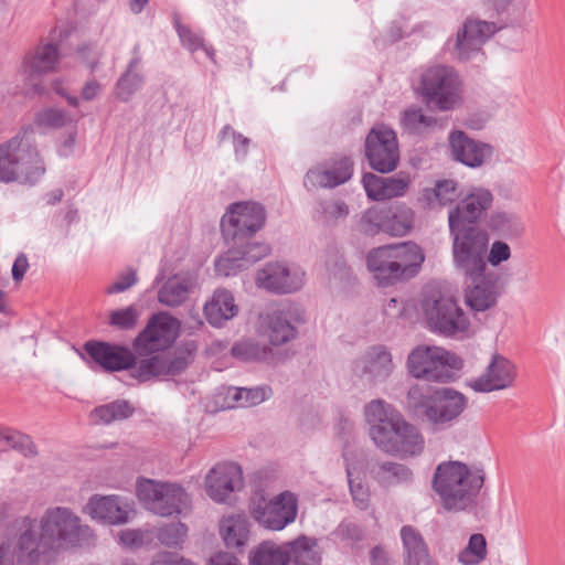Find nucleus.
I'll use <instances>...</instances> for the list:
<instances>
[{
  "instance_id": "1",
  "label": "nucleus",
  "mask_w": 565,
  "mask_h": 565,
  "mask_svg": "<svg viewBox=\"0 0 565 565\" xmlns=\"http://www.w3.org/2000/svg\"><path fill=\"white\" fill-rule=\"evenodd\" d=\"M369 435L384 454L401 460L419 457L425 450L420 429L408 422L393 405L383 399L371 401L365 406Z\"/></svg>"
},
{
  "instance_id": "2",
  "label": "nucleus",
  "mask_w": 565,
  "mask_h": 565,
  "mask_svg": "<svg viewBox=\"0 0 565 565\" xmlns=\"http://www.w3.org/2000/svg\"><path fill=\"white\" fill-rule=\"evenodd\" d=\"M424 260L423 249L407 242L373 248L367 254L366 265L379 285L390 286L416 276Z\"/></svg>"
},
{
  "instance_id": "3",
  "label": "nucleus",
  "mask_w": 565,
  "mask_h": 565,
  "mask_svg": "<svg viewBox=\"0 0 565 565\" xmlns=\"http://www.w3.org/2000/svg\"><path fill=\"white\" fill-rule=\"evenodd\" d=\"M484 482L481 470L471 471L460 461L438 465L433 488L447 511H462L471 505Z\"/></svg>"
},
{
  "instance_id": "4",
  "label": "nucleus",
  "mask_w": 565,
  "mask_h": 565,
  "mask_svg": "<svg viewBox=\"0 0 565 565\" xmlns=\"http://www.w3.org/2000/svg\"><path fill=\"white\" fill-rule=\"evenodd\" d=\"M31 516L15 519L0 539V565H47L46 547Z\"/></svg>"
},
{
  "instance_id": "5",
  "label": "nucleus",
  "mask_w": 565,
  "mask_h": 565,
  "mask_svg": "<svg viewBox=\"0 0 565 565\" xmlns=\"http://www.w3.org/2000/svg\"><path fill=\"white\" fill-rule=\"evenodd\" d=\"M422 310L428 328L445 337H458L468 332L470 321L457 298L437 284L426 285L423 290Z\"/></svg>"
},
{
  "instance_id": "6",
  "label": "nucleus",
  "mask_w": 565,
  "mask_h": 565,
  "mask_svg": "<svg viewBox=\"0 0 565 565\" xmlns=\"http://www.w3.org/2000/svg\"><path fill=\"white\" fill-rule=\"evenodd\" d=\"M44 171L43 162L28 131H20L0 143V182L34 184Z\"/></svg>"
},
{
  "instance_id": "7",
  "label": "nucleus",
  "mask_w": 565,
  "mask_h": 565,
  "mask_svg": "<svg viewBox=\"0 0 565 565\" xmlns=\"http://www.w3.org/2000/svg\"><path fill=\"white\" fill-rule=\"evenodd\" d=\"M452 238V260L463 278H478L489 270L487 253L489 235L478 226H449Z\"/></svg>"
},
{
  "instance_id": "8",
  "label": "nucleus",
  "mask_w": 565,
  "mask_h": 565,
  "mask_svg": "<svg viewBox=\"0 0 565 565\" xmlns=\"http://www.w3.org/2000/svg\"><path fill=\"white\" fill-rule=\"evenodd\" d=\"M462 83L454 67L431 65L419 78L418 93L427 105L440 111L454 110L462 104Z\"/></svg>"
},
{
  "instance_id": "9",
  "label": "nucleus",
  "mask_w": 565,
  "mask_h": 565,
  "mask_svg": "<svg viewBox=\"0 0 565 565\" xmlns=\"http://www.w3.org/2000/svg\"><path fill=\"white\" fill-rule=\"evenodd\" d=\"M462 366L460 356L436 345H418L407 358L408 372L415 379L429 382H449Z\"/></svg>"
},
{
  "instance_id": "10",
  "label": "nucleus",
  "mask_w": 565,
  "mask_h": 565,
  "mask_svg": "<svg viewBox=\"0 0 565 565\" xmlns=\"http://www.w3.org/2000/svg\"><path fill=\"white\" fill-rule=\"evenodd\" d=\"M138 499L145 507L160 516L181 514L190 509V497L177 483L142 479L137 482Z\"/></svg>"
},
{
  "instance_id": "11",
  "label": "nucleus",
  "mask_w": 565,
  "mask_h": 565,
  "mask_svg": "<svg viewBox=\"0 0 565 565\" xmlns=\"http://www.w3.org/2000/svg\"><path fill=\"white\" fill-rule=\"evenodd\" d=\"M42 537L63 542L72 546H82L94 537L92 529L81 524V519L66 507L47 509L40 521Z\"/></svg>"
},
{
  "instance_id": "12",
  "label": "nucleus",
  "mask_w": 565,
  "mask_h": 565,
  "mask_svg": "<svg viewBox=\"0 0 565 565\" xmlns=\"http://www.w3.org/2000/svg\"><path fill=\"white\" fill-rule=\"evenodd\" d=\"M249 512L253 519L265 529L280 531L296 520L298 500L289 491H285L269 501L258 494L252 498Z\"/></svg>"
},
{
  "instance_id": "13",
  "label": "nucleus",
  "mask_w": 565,
  "mask_h": 565,
  "mask_svg": "<svg viewBox=\"0 0 565 565\" xmlns=\"http://www.w3.org/2000/svg\"><path fill=\"white\" fill-rule=\"evenodd\" d=\"M413 223L414 212L404 204L369 209L361 220L363 232L370 235L383 232L392 236H403L411 231Z\"/></svg>"
},
{
  "instance_id": "14",
  "label": "nucleus",
  "mask_w": 565,
  "mask_h": 565,
  "mask_svg": "<svg viewBox=\"0 0 565 565\" xmlns=\"http://www.w3.org/2000/svg\"><path fill=\"white\" fill-rule=\"evenodd\" d=\"M365 156L370 167L380 172L394 171L399 162L396 134L388 127H373L365 139Z\"/></svg>"
},
{
  "instance_id": "15",
  "label": "nucleus",
  "mask_w": 565,
  "mask_h": 565,
  "mask_svg": "<svg viewBox=\"0 0 565 565\" xmlns=\"http://www.w3.org/2000/svg\"><path fill=\"white\" fill-rule=\"evenodd\" d=\"M181 323L166 311L151 316L146 328L135 339L134 345L139 354L168 349L178 338Z\"/></svg>"
},
{
  "instance_id": "16",
  "label": "nucleus",
  "mask_w": 565,
  "mask_h": 565,
  "mask_svg": "<svg viewBox=\"0 0 565 565\" xmlns=\"http://www.w3.org/2000/svg\"><path fill=\"white\" fill-rule=\"evenodd\" d=\"M264 207L255 202H236L230 205L222 217V231L225 237L236 241L258 232L265 224Z\"/></svg>"
},
{
  "instance_id": "17",
  "label": "nucleus",
  "mask_w": 565,
  "mask_h": 565,
  "mask_svg": "<svg viewBox=\"0 0 565 565\" xmlns=\"http://www.w3.org/2000/svg\"><path fill=\"white\" fill-rule=\"evenodd\" d=\"M466 396L449 387L436 390L426 409V422L435 430L448 428L466 409Z\"/></svg>"
},
{
  "instance_id": "18",
  "label": "nucleus",
  "mask_w": 565,
  "mask_h": 565,
  "mask_svg": "<svg viewBox=\"0 0 565 565\" xmlns=\"http://www.w3.org/2000/svg\"><path fill=\"white\" fill-rule=\"evenodd\" d=\"M303 321L301 315L290 308L274 310L259 315L257 333L271 345H282L297 337L298 331L295 323Z\"/></svg>"
},
{
  "instance_id": "19",
  "label": "nucleus",
  "mask_w": 565,
  "mask_h": 565,
  "mask_svg": "<svg viewBox=\"0 0 565 565\" xmlns=\"http://www.w3.org/2000/svg\"><path fill=\"white\" fill-rule=\"evenodd\" d=\"M494 196L483 186H471L467 194L449 210V226H475L490 210Z\"/></svg>"
},
{
  "instance_id": "20",
  "label": "nucleus",
  "mask_w": 565,
  "mask_h": 565,
  "mask_svg": "<svg viewBox=\"0 0 565 565\" xmlns=\"http://www.w3.org/2000/svg\"><path fill=\"white\" fill-rule=\"evenodd\" d=\"M305 273L299 267L268 263L257 271L258 287L276 294H291L303 286Z\"/></svg>"
},
{
  "instance_id": "21",
  "label": "nucleus",
  "mask_w": 565,
  "mask_h": 565,
  "mask_svg": "<svg viewBox=\"0 0 565 565\" xmlns=\"http://www.w3.org/2000/svg\"><path fill=\"white\" fill-rule=\"evenodd\" d=\"M243 487V473L238 465H215L205 477V491L216 503H225L230 495Z\"/></svg>"
},
{
  "instance_id": "22",
  "label": "nucleus",
  "mask_w": 565,
  "mask_h": 565,
  "mask_svg": "<svg viewBox=\"0 0 565 565\" xmlns=\"http://www.w3.org/2000/svg\"><path fill=\"white\" fill-rule=\"evenodd\" d=\"M515 377V365L503 355L493 354L484 373L477 379L469 380L467 385L475 392L490 393L511 387Z\"/></svg>"
},
{
  "instance_id": "23",
  "label": "nucleus",
  "mask_w": 565,
  "mask_h": 565,
  "mask_svg": "<svg viewBox=\"0 0 565 565\" xmlns=\"http://www.w3.org/2000/svg\"><path fill=\"white\" fill-rule=\"evenodd\" d=\"M351 369L354 376L375 383L386 380L393 372L394 364L387 349L375 345L354 360Z\"/></svg>"
},
{
  "instance_id": "24",
  "label": "nucleus",
  "mask_w": 565,
  "mask_h": 565,
  "mask_svg": "<svg viewBox=\"0 0 565 565\" xmlns=\"http://www.w3.org/2000/svg\"><path fill=\"white\" fill-rule=\"evenodd\" d=\"M353 173V162L348 157H340L310 169L303 179L308 190L317 188H335L349 181Z\"/></svg>"
},
{
  "instance_id": "25",
  "label": "nucleus",
  "mask_w": 565,
  "mask_h": 565,
  "mask_svg": "<svg viewBox=\"0 0 565 565\" xmlns=\"http://www.w3.org/2000/svg\"><path fill=\"white\" fill-rule=\"evenodd\" d=\"M448 142L452 159L469 168L483 166L493 154V148L489 143L477 141L462 130L451 131Z\"/></svg>"
},
{
  "instance_id": "26",
  "label": "nucleus",
  "mask_w": 565,
  "mask_h": 565,
  "mask_svg": "<svg viewBox=\"0 0 565 565\" xmlns=\"http://www.w3.org/2000/svg\"><path fill=\"white\" fill-rule=\"evenodd\" d=\"M84 349L89 358L104 371L117 372L128 370L135 364V355L122 345L102 341H88Z\"/></svg>"
},
{
  "instance_id": "27",
  "label": "nucleus",
  "mask_w": 565,
  "mask_h": 565,
  "mask_svg": "<svg viewBox=\"0 0 565 565\" xmlns=\"http://www.w3.org/2000/svg\"><path fill=\"white\" fill-rule=\"evenodd\" d=\"M497 31L494 22L468 19L457 33L455 49L458 58L461 61L471 58Z\"/></svg>"
},
{
  "instance_id": "28",
  "label": "nucleus",
  "mask_w": 565,
  "mask_h": 565,
  "mask_svg": "<svg viewBox=\"0 0 565 565\" xmlns=\"http://www.w3.org/2000/svg\"><path fill=\"white\" fill-rule=\"evenodd\" d=\"M362 182L370 199L383 201L403 196L411 184V178L404 172L393 177H380L369 172L363 175Z\"/></svg>"
},
{
  "instance_id": "29",
  "label": "nucleus",
  "mask_w": 565,
  "mask_h": 565,
  "mask_svg": "<svg viewBox=\"0 0 565 565\" xmlns=\"http://www.w3.org/2000/svg\"><path fill=\"white\" fill-rule=\"evenodd\" d=\"M498 275L486 270L478 278H465L469 287L466 292L467 305L476 311H486L493 307L498 298Z\"/></svg>"
},
{
  "instance_id": "30",
  "label": "nucleus",
  "mask_w": 565,
  "mask_h": 565,
  "mask_svg": "<svg viewBox=\"0 0 565 565\" xmlns=\"http://www.w3.org/2000/svg\"><path fill=\"white\" fill-rule=\"evenodd\" d=\"M371 478L383 489L409 486L414 481L413 470L397 461L375 460L369 467Z\"/></svg>"
},
{
  "instance_id": "31",
  "label": "nucleus",
  "mask_w": 565,
  "mask_h": 565,
  "mask_svg": "<svg viewBox=\"0 0 565 565\" xmlns=\"http://www.w3.org/2000/svg\"><path fill=\"white\" fill-rule=\"evenodd\" d=\"M404 565H438L429 554L428 545L418 529L403 525L399 531Z\"/></svg>"
},
{
  "instance_id": "32",
  "label": "nucleus",
  "mask_w": 565,
  "mask_h": 565,
  "mask_svg": "<svg viewBox=\"0 0 565 565\" xmlns=\"http://www.w3.org/2000/svg\"><path fill=\"white\" fill-rule=\"evenodd\" d=\"M85 512L92 519L109 524H121L128 520V512L120 505L117 495H93L85 507Z\"/></svg>"
},
{
  "instance_id": "33",
  "label": "nucleus",
  "mask_w": 565,
  "mask_h": 565,
  "mask_svg": "<svg viewBox=\"0 0 565 565\" xmlns=\"http://www.w3.org/2000/svg\"><path fill=\"white\" fill-rule=\"evenodd\" d=\"M238 312L233 295L225 289H217L204 306V315L213 327H222L224 322L234 318Z\"/></svg>"
},
{
  "instance_id": "34",
  "label": "nucleus",
  "mask_w": 565,
  "mask_h": 565,
  "mask_svg": "<svg viewBox=\"0 0 565 565\" xmlns=\"http://www.w3.org/2000/svg\"><path fill=\"white\" fill-rule=\"evenodd\" d=\"M57 46L51 43L39 45L24 57L22 68L30 77L54 70L58 61Z\"/></svg>"
},
{
  "instance_id": "35",
  "label": "nucleus",
  "mask_w": 565,
  "mask_h": 565,
  "mask_svg": "<svg viewBox=\"0 0 565 565\" xmlns=\"http://www.w3.org/2000/svg\"><path fill=\"white\" fill-rule=\"evenodd\" d=\"M401 126L408 135L425 136L443 124L435 116L426 115L420 107L412 106L402 113Z\"/></svg>"
},
{
  "instance_id": "36",
  "label": "nucleus",
  "mask_w": 565,
  "mask_h": 565,
  "mask_svg": "<svg viewBox=\"0 0 565 565\" xmlns=\"http://www.w3.org/2000/svg\"><path fill=\"white\" fill-rule=\"evenodd\" d=\"M191 288L192 284L188 278L175 275L158 289L157 299L164 307H180L189 299Z\"/></svg>"
},
{
  "instance_id": "37",
  "label": "nucleus",
  "mask_w": 565,
  "mask_h": 565,
  "mask_svg": "<svg viewBox=\"0 0 565 565\" xmlns=\"http://www.w3.org/2000/svg\"><path fill=\"white\" fill-rule=\"evenodd\" d=\"M252 565H288V543L278 545L271 541H264L249 552Z\"/></svg>"
},
{
  "instance_id": "38",
  "label": "nucleus",
  "mask_w": 565,
  "mask_h": 565,
  "mask_svg": "<svg viewBox=\"0 0 565 565\" xmlns=\"http://www.w3.org/2000/svg\"><path fill=\"white\" fill-rule=\"evenodd\" d=\"M248 521L244 514H234L223 519L221 534L227 547L243 546L248 539Z\"/></svg>"
},
{
  "instance_id": "39",
  "label": "nucleus",
  "mask_w": 565,
  "mask_h": 565,
  "mask_svg": "<svg viewBox=\"0 0 565 565\" xmlns=\"http://www.w3.org/2000/svg\"><path fill=\"white\" fill-rule=\"evenodd\" d=\"M488 227L507 238H518L524 233V224L513 212L495 211L488 220Z\"/></svg>"
},
{
  "instance_id": "40",
  "label": "nucleus",
  "mask_w": 565,
  "mask_h": 565,
  "mask_svg": "<svg viewBox=\"0 0 565 565\" xmlns=\"http://www.w3.org/2000/svg\"><path fill=\"white\" fill-rule=\"evenodd\" d=\"M135 409L125 399H117L111 403L95 407L90 413V420L96 425H108L116 420H124L134 414Z\"/></svg>"
},
{
  "instance_id": "41",
  "label": "nucleus",
  "mask_w": 565,
  "mask_h": 565,
  "mask_svg": "<svg viewBox=\"0 0 565 565\" xmlns=\"http://www.w3.org/2000/svg\"><path fill=\"white\" fill-rule=\"evenodd\" d=\"M288 554L292 565H320L321 557L317 551V541L300 536L288 543Z\"/></svg>"
},
{
  "instance_id": "42",
  "label": "nucleus",
  "mask_w": 565,
  "mask_h": 565,
  "mask_svg": "<svg viewBox=\"0 0 565 565\" xmlns=\"http://www.w3.org/2000/svg\"><path fill=\"white\" fill-rule=\"evenodd\" d=\"M140 56L138 54V46L134 49V57L130 61L128 68L125 74L120 76L116 84L117 97L124 102H127L131 96L139 90L143 83L142 76L135 72L137 66L140 64Z\"/></svg>"
},
{
  "instance_id": "43",
  "label": "nucleus",
  "mask_w": 565,
  "mask_h": 565,
  "mask_svg": "<svg viewBox=\"0 0 565 565\" xmlns=\"http://www.w3.org/2000/svg\"><path fill=\"white\" fill-rule=\"evenodd\" d=\"M458 198L457 182L454 180H439L434 188L423 191V200L431 207L449 205Z\"/></svg>"
},
{
  "instance_id": "44",
  "label": "nucleus",
  "mask_w": 565,
  "mask_h": 565,
  "mask_svg": "<svg viewBox=\"0 0 565 565\" xmlns=\"http://www.w3.org/2000/svg\"><path fill=\"white\" fill-rule=\"evenodd\" d=\"M188 536V527L182 522L163 524L156 530L158 541L168 547H182Z\"/></svg>"
},
{
  "instance_id": "45",
  "label": "nucleus",
  "mask_w": 565,
  "mask_h": 565,
  "mask_svg": "<svg viewBox=\"0 0 565 565\" xmlns=\"http://www.w3.org/2000/svg\"><path fill=\"white\" fill-rule=\"evenodd\" d=\"M231 352L234 358L241 361L250 362L266 359L270 353V349L254 340H243L235 343Z\"/></svg>"
},
{
  "instance_id": "46",
  "label": "nucleus",
  "mask_w": 565,
  "mask_h": 565,
  "mask_svg": "<svg viewBox=\"0 0 565 565\" xmlns=\"http://www.w3.org/2000/svg\"><path fill=\"white\" fill-rule=\"evenodd\" d=\"M487 555V543L482 534H472L468 545L459 553L458 561L463 565H476Z\"/></svg>"
},
{
  "instance_id": "47",
  "label": "nucleus",
  "mask_w": 565,
  "mask_h": 565,
  "mask_svg": "<svg viewBox=\"0 0 565 565\" xmlns=\"http://www.w3.org/2000/svg\"><path fill=\"white\" fill-rule=\"evenodd\" d=\"M131 375L140 382L163 375V356L153 355L141 359L131 371Z\"/></svg>"
},
{
  "instance_id": "48",
  "label": "nucleus",
  "mask_w": 565,
  "mask_h": 565,
  "mask_svg": "<svg viewBox=\"0 0 565 565\" xmlns=\"http://www.w3.org/2000/svg\"><path fill=\"white\" fill-rule=\"evenodd\" d=\"M246 263L243 262L235 248L228 249L215 262V270L218 275L228 277L235 275L239 270L247 269Z\"/></svg>"
},
{
  "instance_id": "49",
  "label": "nucleus",
  "mask_w": 565,
  "mask_h": 565,
  "mask_svg": "<svg viewBox=\"0 0 565 565\" xmlns=\"http://www.w3.org/2000/svg\"><path fill=\"white\" fill-rule=\"evenodd\" d=\"M175 28L181 43L185 49H188L190 52H195L200 49H203L211 60L214 58V50L204 45V40L200 34L193 32L189 26L182 25L179 22L175 23Z\"/></svg>"
},
{
  "instance_id": "50",
  "label": "nucleus",
  "mask_w": 565,
  "mask_h": 565,
  "mask_svg": "<svg viewBox=\"0 0 565 565\" xmlns=\"http://www.w3.org/2000/svg\"><path fill=\"white\" fill-rule=\"evenodd\" d=\"M140 312L136 306L113 310L109 313V324L121 330H130L137 326Z\"/></svg>"
},
{
  "instance_id": "51",
  "label": "nucleus",
  "mask_w": 565,
  "mask_h": 565,
  "mask_svg": "<svg viewBox=\"0 0 565 565\" xmlns=\"http://www.w3.org/2000/svg\"><path fill=\"white\" fill-rule=\"evenodd\" d=\"M318 212L324 222L334 223L348 216L349 206L341 200H323L319 202Z\"/></svg>"
},
{
  "instance_id": "52",
  "label": "nucleus",
  "mask_w": 565,
  "mask_h": 565,
  "mask_svg": "<svg viewBox=\"0 0 565 565\" xmlns=\"http://www.w3.org/2000/svg\"><path fill=\"white\" fill-rule=\"evenodd\" d=\"M268 387L235 388L234 399L241 407H249L264 402L268 397Z\"/></svg>"
},
{
  "instance_id": "53",
  "label": "nucleus",
  "mask_w": 565,
  "mask_h": 565,
  "mask_svg": "<svg viewBox=\"0 0 565 565\" xmlns=\"http://www.w3.org/2000/svg\"><path fill=\"white\" fill-rule=\"evenodd\" d=\"M234 248L238 252V255L241 256L243 262L246 263L247 267L252 266L256 262L265 258L270 254L269 245L258 242L247 243L246 245L239 248Z\"/></svg>"
},
{
  "instance_id": "54",
  "label": "nucleus",
  "mask_w": 565,
  "mask_h": 565,
  "mask_svg": "<svg viewBox=\"0 0 565 565\" xmlns=\"http://www.w3.org/2000/svg\"><path fill=\"white\" fill-rule=\"evenodd\" d=\"M433 402V394L426 395L418 385L412 386L407 393V403L413 412L426 418L427 406Z\"/></svg>"
},
{
  "instance_id": "55",
  "label": "nucleus",
  "mask_w": 565,
  "mask_h": 565,
  "mask_svg": "<svg viewBox=\"0 0 565 565\" xmlns=\"http://www.w3.org/2000/svg\"><path fill=\"white\" fill-rule=\"evenodd\" d=\"M7 445L25 457H33L36 455V447L31 437L20 431L13 430L8 437Z\"/></svg>"
},
{
  "instance_id": "56",
  "label": "nucleus",
  "mask_w": 565,
  "mask_h": 565,
  "mask_svg": "<svg viewBox=\"0 0 565 565\" xmlns=\"http://www.w3.org/2000/svg\"><path fill=\"white\" fill-rule=\"evenodd\" d=\"M347 475L349 479L350 492L355 502L356 507L361 510H364L369 507L370 503V491L369 488L362 482L352 479V475L350 469H347Z\"/></svg>"
},
{
  "instance_id": "57",
  "label": "nucleus",
  "mask_w": 565,
  "mask_h": 565,
  "mask_svg": "<svg viewBox=\"0 0 565 565\" xmlns=\"http://www.w3.org/2000/svg\"><path fill=\"white\" fill-rule=\"evenodd\" d=\"M38 121L46 127L61 128L71 121V118L61 109L49 108L38 115Z\"/></svg>"
},
{
  "instance_id": "58",
  "label": "nucleus",
  "mask_w": 565,
  "mask_h": 565,
  "mask_svg": "<svg viewBox=\"0 0 565 565\" xmlns=\"http://www.w3.org/2000/svg\"><path fill=\"white\" fill-rule=\"evenodd\" d=\"M137 270L134 268H127L120 273L117 279L107 287V294L122 292L137 282Z\"/></svg>"
},
{
  "instance_id": "59",
  "label": "nucleus",
  "mask_w": 565,
  "mask_h": 565,
  "mask_svg": "<svg viewBox=\"0 0 565 565\" xmlns=\"http://www.w3.org/2000/svg\"><path fill=\"white\" fill-rule=\"evenodd\" d=\"M510 257V246L502 241H495L492 243L490 248L488 247L487 264L490 263L492 266H498Z\"/></svg>"
},
{
  "instance_id": "60",
  "label": "nucleus",
  "mask_w": 565,
  "mask_h": 565,
  "mask_svg": "<svg viewBox=\"0 0 565 565\" xmlns=\"http://www.w3.org/2000/svg\"><path fill=\"white\" fill-rule=\"evenodd\" d=\"M190 363L186 356L180 355L179 353H175L170 360L163 358V375H178L184 371Z\"/></svg>"
},
{
  "instance_id": "61",
  "label": "nucleus",
  "mask_w": 565,
  "mask_h": 565,
  "mask_svg": "<svg viewBox=\"0 0 565 565\" xmlns=\"http://www.w3.org/2000/svg\"><path fill=\"white\" fill-rule=\"evenodd\" d=\"M120 544L127 547H140L145 544V532L141 530H122L118 535Z\"/></svg>"
},
{
  "instance_id": "62",
  "label": "nucleus",
  "mask_w": 565,
  "mask_h": 565,
  "mask_svg": "<svg viewBox=\"0 0 565 565\" xmlns=\"http://www.w3.org/2000/svg\"><path fill=\"white\" fill-rule=\"evenodd\" d=\"M77 53L79 57L87 63L90 71H94L102 57V52L93 44H84L78 47Z\"/></svg>"
},
{
  "instance_id": "63",
  "label": "nucleus",
  "mask_w": 565,
  "mask_h": 565,
  "mask_svg": "<svg viewBox=\"0 0 565 565\" xmlns=\"http://www.w3.org/2000/svg\"><path fill=\"white\" fill-rule=\"evenodd\" d=\"M233 145L235 157L238 160H244L248 153V148L250 145L249 138L243 136L239 132H233Z\"/></svg>"
},
{
  "instance_id": "64",
  "label": "nucleus",
  "mask_w": 565,
  "mask_h": 565,
  "mask_svg": "<svg viewBox=\"0 0 565 565\" xmlns=\"http://www.w3.org/2000/svg\"><path fill=\"white\" fill-rule=\"evenodd\" d=\"M29 268V262L25 254H19L12 266V277L15 281H20Z\"/></svg>"
}]
</instances>
